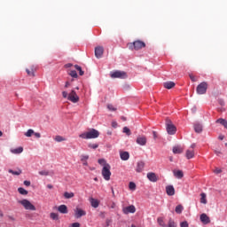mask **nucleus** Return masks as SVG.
<instances>
[{"mask_svg": "<svg viewBox=\"0 0 227 227\" xmlns=\"http://www.w3.org/2000/svg\"><path fill=\"white\" fill-rule=\"evenodd\" d=\"M67 100L73 102V104H77L79 102V96L75 90H72L71 92L68 94Z\"/></svg>", "mask_w": 227, "mask_h": 227, "instance_id": "8", "label": "nucleus"}, {"mask_svg": "<svg viewBox=\"0 0 227 227\" xmlns=\"http://www.w3.org/2000/svg\"><path fill=\"white\" fill-rule=\"evenodd\" d=\"M153 139H157L158 135H157L156 131H153Z\"/></svg>", "mask_w": 227, "mask_h": 227, "instance_id": "53", "label": "nucleus"}, {"mask_svg": "<svg viewBox=\"0 0 227 227\" xmlns=\"http://www.w3.org/2000/svg\"><path fill=\"white\" fill-rule=\"evenodd\" d=\"M218 139H220V141H223V139H224V136H219Z\"/></svg>", "mask_w": 227, "mask_h": 227, "instance_id": "58", "label": "nucleus"}, {"mask_svg": "<svg viewBox=\"0 0 227 227\" xmlns=\"http://www.w3.org/2000/svg\"><path fill=\"white\" fill-rule=\"evenodd\" d=\"M70 86V82H66L65 88H68Z\"/></svg>", "mask_w": 227, "mask_h": 227, "instance_id": "55", "label": "nucleus"}, {"mask_svg": "<svg viewBox=\"0 0 227 227\" xmlns=\"http://www.w3.org/2000/svg\"><path fill=\"white\" fill-rule=\"evenodd\" d=\"M164 88L167 90H172V88H175V82H167L163 83Z\"/></svg>", "mask_w": 227, "mask_h": 227, "instance_id": "23", "label": "nucleus"}, {"mask_svg": "<svg viewBox=\"0 0 227 227\" xmlns=\"http://www.w3.org/2000/svg\"><path fill=\"white\" fill-rule=\"evenodd\" d=\"M120 157L121 160H129V159L130 158V154H129V152H121L120 153Z\"/></svg>", "mask_w": 227, "mask_h": 227, "instance_id": "21", "label": "nucleus"}, {"mask_svg": "<svg viewBox=\"0 0 227 227\" xmlns=\"http://www.w3.org/2000/svg\"><path fill=\"white\" fill-rule=\"evenodd\" d=\"M123 214H136V207L134 205L128 206L126 207H123L122 209Z\"/></svg>", "mask_w": 227, "mask_h": 227, "instance_id": "11", "label": "nucleus"}, {"mask_svg": "<svg viewBox=\"0 0 227 227\" xmlns=\"http://www.w3.org/2000/svg\"><path fill=\"white\" fill-rule=\"evenodd\" d=\"M157 223L161 227H166V223H164V218L163 217H158L157 218Z\"/></svg>", "mask_w": 227, "mask_h": 227, "instance_id": "31", "label": "nucleus"}, {"mask_svg": "<svg viewBox=\"0 0 227 227\" xmlns=\"http://www.w3.org/2000/svg\"><path fill=\"white\" fill-rule=\"evenodd\" d=\"M168 227H176V223L171 218L168 220Z\"/></svg>", "mask_w": 227, "mask_h": 227, "instance_id": "36", "label": "nucleus"}, {"mask_svg": "<svg viewBox=\"0 0 227 227\" xmlns=\"http://www.w3.org/2000/svg\"><path fill=\"white\" fill-rule=\"evenodd\" d=\"M18 192H20V194H21L22 196H27V194L29 193L26 189L22 187L18 188Z\"/></svg>", "mask_w": 227, "mask_h": 227, "instance_id": "30", "label": "nucleus"}, {"mask_svg": "<svg viewBox=\"0 0 227 227\" xmlns=\"http://www.w3.org/2000/svg\"><path fill=\"white\" fill-rule=\"evenodd\" d=\"M98 164H101V166H106V164H107V163H106V160H104V159H99V160H98Z\"/></svg>", "mask_w": 227, "mask_h": 227, "instance_id": "46", "label": "nucleus"}, {"mask_svg": "<svg viewBox=\"0 0 227 227\" xmlns=\"http://www.w3.org/2000/svg\"><path fill=\"white\" fill-rule=\"evenodd\" d=\"M88 159H90L89 155H82L81 156V160H82L83 166H88Z\"/></svg>", "mask_w": 227, "mask_h": 227, "instance_id": "27", "label": "nucleus"}, {"mask_svg": "<svg viewBox=\"0 0 227 227\" xmlns=\"http://www.w3.org/2000/svg\"><path fill=\"white\" fill-rule=\"evenodd\" d=\"M74 196H75V194L74 192H64V198L66 200H70V199L74 198Z\"/></svg>", "mask_w": 227, "mask_h": 227, "instance_id": "28", "label": "nucleus"}, {"mask_svg": "<svg viewBox=\"0 0 227 227\" xmlns=\"http://www.w3.org/2000/svg\"><path fill=\"white\" fill-rule=\"evenodd\" d=\"M223 127H224L225 129H227V121H225V122H224V124H223Z\"/></svg>", "mask_w": 227, "mask_h": 227, "instance_id": "63", "label": "nucleus"}, {"mask_svg": "<svg viewBox=\"0 0 227 227\" xmlns=\"http://www.w3.org/2000/svg\"><path fill=\"white\" fill-rule=\"evenodd\" d=\"M50 217H51V219H52V221L59 220V215H58L57 213H51Z\"/></svg>", "mask_w": 227, "mask_h": 227, "instance_id": "32", "label": "nucleus"}, {"mask_svg": "<svg viewBox=\"0 0 227 227\" xmlns=\"http://www.w3.org/2000/svg\"><path fill=\"white\" fill-rule=\"evenodd\" d=\"M95 56L98 59H100V58H102V56H104V47L97 46L95 48Z\"/></svg>", "mask_w": 227, "mask_h": 227, "instance_id": "9", "label": "nucleus"}, {"mask_svg": "<svg viewBox=\"0 0 227 227\" xmlns=\"http://www.w3.org/2000/svg\"><path fill=\"white\" fill-rule=\"evenodd\" d=\"M214 173H215V175H219L221 173H223V170L219 168H216L215 170H214Z\"/></svg>", "mask_w": 227, "mask_h": 227, "instance_id": "47", "label": "nucleus"}, {"mask_svg": "<svg viewBox=\"0 0 227 227\" xmlns=\"http://www.w3.org/2000/svg\"><path fill=\"white\" fill-rule=\"evenodd\" d=\"M62 97H63V98H68V92H67V91H62Z\"/></svg>", "mask_w": 227, "mask_h": 227, "instance_id": "49", "label": "nucleus"}, {"mask_svg": "<svg viewBox=\"0 0 227 227\" xmlns=\"http://www.w3.org/2000/svg\"><path fill=\"white\" fill-rule=\"evenodd\" d=\"M39 175H41L42 176H49V171L47 170L39 171Z\"/></svg>", "mask_w": 227, "mask_h": 227, "instance_id": "41", "label": "nucleus"}, {"mask_svg": "<svg viewBox=\"0 0 227 227\" xmlns=\"http://www.w3.org/2000/svg\"><path fill=\"white\" fill-rule=\"evenodd\" d=\"M33 134H35V130L33 129H28L26 133H25V136L27 137H31L33 136Z\"/></svg>", "mask_w": 227, "mask_h": 227, "instance_id": "37", "label": "nucleus"}, {"mask_svg": "<svg viewBox=\"0 0 227 227\" xmlns=\"http://www.w3.org/2000/svg\"><path fill=\"white\" fill-rule=\"evenodd\" d=\"M69 75H71V77H74V79H76L77 72L75 70L70 71Z\"/></svg>", "mask_w": 227, "mask_h": 227, "instance_id": "43", "label": "nucleus"}, {"mask_svg": "<svg viewBox=\"0 0 227 227\" xmlns=\"http://www.w3.org/2000/svg\"><path fill=\"white\" fill-rule=\"evenodd\" d=\"M34 135H35V137H37V138L42 137V135H41L40 133H35V132H34Z\"/></svg>", "mask_w": 227, "mask_h": 227, "instance_id": "54", "label": "nucleus"}, {"mask_svg": "<svg viewBox=\"0 0 227 227\" xmlns=\"http://www.w3.org/2000/svg\"><path fill=\"white\" fill-rule=\"evenodd\" d=\"M54 140L57 142V143H61L62 141H67V138L61 137V136H56L54 137Z\"/></svg>", "mask_w": 227, "mask_h": 227, "instance_id": "33", "label": "nucleus"}, {"mask_svg": "<svg viewBox=\"0 0 227 227\" xmlns=\"http://www.w3.org/2000/svg\"><path fill=\"white\" fill-rule=\"evenodd\" d=\"M24 185H26L27 187H29V185H31V182L30 181H24Z\"/></svg>", "mask_w": 227, "mask_h": 227, "instance_id": "52", "label": "nucleus"}, {"mask_svg": "<svg viewBox=\"0 0 227 227\" xmlns=\"http://www.w3.org/2000/svg\"><path fill=\"white\" fill-rule=\"evenodd\" d=\"M90 203L93 208H98V205H100V201L97 199L90 198Z\"/></svg>", "mask_w": 227, "mask_h": 227, "instance_id": "18", "label": "nucleus"}, {"mask_svg": "<svg viewBox=\"0 0 227 227\" xmlns=\"http://www.w3.org/2000/svg\"><path fill=\"white\" fill-rule=\"evenodd\" d=\"M147 178L150 182H157V180H159V177L153 172L147 173Z\"/></svg>", "mask_w": 227, "mask_h": 227, "instance_id": "15", "label": "nucleus"}, {"mask_svg": "<svg viewBox=\"0 0 227 227\" xmlns=\"http://www.w3.org/2000/svg\"><path fill=\"white\" fill-rule=\"evenodd\" d=\"M180 226L181 227H189V223H187V221L182 222L180 223Z\"/></svg>", "mask_w": 227, "mask_h": 227, "instance_id": "45", "label": "nucleus"}, {"mask_svg": "<svg viewBox=\"0 0 227 227\" xmlns=\"http://www.w3.org/2000/svg\"><path fill=\"white\" fill-rule=\"evenodd\" d=\"M129 189L130 191H136V184L134 182H130L129 184Z\"/></svg>", "mask_w": 227, "mask_h": 227, "instance_id": "39", "label": "nucleus"}, {"mask_svg": "<svg viewBox=\"0 0 227 227\" xmlns=\"http://www.w3.org/2000/svg\"><path fill=\"white\" fill-rule=\"evenodd\" d=\"M58 211L60 214H68V207H67V205H60L58 207Z\"/></svg>", "mask_w": 227, "mask_h": 227, "instance_id": "17", "label": "nucleus"}, {"mask_svg": "<svg viewBox=\"0 0 227 227\" xmlns=\"http://www.w3.org/2000/svg\"><path fill=\"white\" fill-rule=\"evenodd\" d=\"M9 173H11L12 175H16V176H19V175L22 174V170L19 169V170H12V169H9Z\"/></svg>", "mask_w": 227, "mask_h": 227, "instance_id": "34", "label": "nucleus"}, {"mask_svg": "<svg viewBox=\"0 0 227 227\" xmlns=\"http://www.w3.org/2000/svg\"><path fill=\"white\" fill-rule=\"evenodd\" d=\"M24 152V148L22 146H20L16 149H11V153H14V155H19L20 153H22Z\"/></svg>", "mask_w": 227, "mask_h": 227, "instance_id": "20", "label": "nucleus"}, {"mask_svg": "<svg viewBox=\"0 0 227 227\" xmlns=\"http://www.w3.org/2000/svg\"><path fill=\"white\" fill-rule=\"evenodd\" d=\"M112 79H127V73L125 71H114L111 73Z\"/></svg>", "mask_w": 227, "mask_h": 227, "instance_id": "7", "label": "nucleus"}, {"mask_svg": "<svg viewBox=\"0 0 227 227\" xmlns=\"http://www.w3.org/2000/svg\"><path fill=\"white\" fill-rule=\"evenodd\" d=\"M166 192L168 196H175V187L173 185H168L166 187Z\"/></svg>", "mask_w": 227, "mask_h": 227, "instance_id": "16", "label": "nucleus"}, {"mask_svg": "<svg viewBox=\"0 0 227 227\" xmlns=\"http://www.w3.org/2000/svg\"><path fill=\"white\" fill-rule=\"evenodd\" d=\"M80 75H84V71H82V69H81V71H79Z\"/></svg>", "mask_w": 227, "mask_h": 227, "instance_id": "60", "label": "nucleus"}, {"mask_svg": "<svg viewBox=\"0 0 227 227\" xmlns=\"http://www.w3.org/2000/svg\"><path fill=\"white\" fill-rule=\"evenodd\" d=\"M219 104H220V106H224V101H223V100H219Z\"/></svg>", "mask_w": 227, "mask_h": 227, "instance_id": "57", "label": "nucleus"}, {"mask_svg": "<svg viewBox=\"0 0 227 227\" xmlns=\"http://www.w3.org/2000/svg\"><path fill=\"white\" fill-rule=\"evenodd\" d=\"M114 207H116V204L113 203L112 208H114Z\"/></svg>", "mask_w": 227, "mask_h": 227, "instance_id": "64", "label": "nucleus"}, {"mask_svg": "<svg viewBox=\"0 0 227 227\" xmlns=\"http://www.w3.org/2000/svg\"><path fill=\"white\" fill-rule=\"evenodd\" d=\"M174 176H176V178H184V172L182 170H174Z\"/></svg>", "mask_w": 227, "mask_h": 227, "instance_id": "24", "label": "nucleus"}, {"mask_svg": "<svg viewBox=\"0 0 227 227\" xmlns=\"http://www.w3.org/2000/svg\"><path fill=\"white\" fill-rule=\"evenodd\" d=\"M86 215V211H84L82 208L76 207L74 209V217H76V219H81V217Z\"/></svg>", "mask_w": 227, "mask_h": 227, "instance_id": "10", "label": "nucleus"}, {"mask_svg": "<svg viewBox=\"0 0 227 227\" xmlns=\"http://www.w3.org/2000/svg\"><path fill=\"white\" fill-rule=\"evenodd\" d=\"M194 130L200 134V132H203V126L200 123L194 124Z\"/></svg>", "mask_w": 227, "mask_h": 227, "instance_id": "26", "label": "nucleus"}, {"mask_svg": "<svg viewBox=\"0 0 227 227\" xmlns=\"http://www.w3.org/2000/svg\"><path fill=\"white\" fill-rule=\"evenodd\" d=\"M122 132H123L124 134H126L127 136H130V134H132V133L130 132V129H129L128 127H124L123 129H122Z\"/></svg>", "mask_w": 227, "mask_h": 227, "instance_id": "38", "label": "nucleus"}, {"mask_svg": "<svg viewBox=\"0 0 227 227\" xmlns=\"http://www.w3.org/2000/svg\"><path fill=\"white\" fill-rule=\"evenodd\" d=\"M189 77H190L191 81H192V82H197L198 78H196V76H194L192 74H190Z\"/></svg>", "mask_w": 227, "mask_h": 227, "instance_id": "42", "label": "nucleus"}, {"mask_svg": "<svg viewBox=\"0 0 227 227\" xmlns=\"http://www.w3.org/2000/svg\"><path fill=\"white\" fill-rule=\"evenodd\" d=\"M70 227H81V223H74L71 224Z\"/></svg>", "mask_w": 227, "mask_h": 227, "instance_id": "50", "label": "nucleus"}, {"mask_svg": "<svg viewBox=\"0 0 227 227\" xmlns=\"http://www.w3.org/2000/svg\"><path fill=\"white\" fill-rule=\"evenodd\" d=\"M225 121H226V120H224V119L216 120V123H220L221 125H223V126H224Z\"/></svg>", "mask_w": 227, "mask_h": 227, "instance_id": "44", "label": "nucleus"}, {"mask_svg": "<svg viewBox=\"0 0 227 227\" xmlns=\"http://www.w3.org/2000/svg\"><path fill=\"white\" fill-rule=\"evenodd\" d=\"M207 90H208V83L202 82L197 86L196 92L198 95H205Z\"/></svg>", "mask_w": 227, "mask_h": 227, "instance_id": "6", "label": "nucleus"}, {"mask_svg": "<svg viewBox=\"0 0 227 227\" xmlns=\"http://www.w3.org/2000/svg\"><path fill=\"white\" fill-rule=\"evenodd\" d=\"M26 72L30 77H35V72H36V67H35V66H32L30 69H26Z\"/></svg>", "mask_w": 227, "mask_h": 227, "instance_id": "19", "label": "nucleus"}, {"mask_svg": "<svg viewBox=\"0 0 227 227\" xmlns=\"http://www.w3.org/2000/svg\"><path fill=\"white\" fill-rule=\"evenodd\" d=\"M194 157V150L193 149H188L186 151V159H193Z\"/></svg>", "mask_w": 227, "mask_h": 227, "instance_id": "25", "label": "nucleus"}, {"mask_svg": "<svg viewBox=\"0 0 227 227\" xmlns=\"http://www.w3.org/2000/svg\"><path fill=\"white\" fill-rule=\"evenodd\" d=\"M191 148H192V150H194V148H196V144H192V145H191Z\"/></svg>", "mask_w": 227, "mask_h": 227, "instance_id": "59", "label": "nucleus"}, {"mask_svg": "<svg viewBox=\"0 0 227 227\" xmlns=\"http://www.w3.org/2000/svg\"><path fill=\"white\" fill-rule=\"evenodd\" d=\"M102 176L105 180L109 181L111 180V165L105 164L102 168Z\"/></svg>", "mask_w": 227, "mask_h": 227, "instance_id": "4", "label": "nucleus"}, {"mask_svg": "<svg viewBox=\"0 0 227 227\" xmlns=\"http://www.w3.org/2000/svg\"><path fill=\"white\" fill-rule=\"evenodd\" d=\"M70 67H72V64H70V63L65 65V67H66V68H70Z\"/></svg>", "mask_w": 227, "mask_h": 227, "instance_id": "56", "label": "nucleus"}, {"mask_svg": "<svg viewBox=\"0 0 227 227\" xmlns=\"http://www.w3.org/2000/svg\"><path fill=\"white\" fill-rule=\"evenodd\" d=\"M47 187H48V189H52L53 188L52 184H48Z\"/></svg>", "mask_w": 227, "mask_h": 227, "instance_id": "61", "label": "nucleus"}, {"mask_svg": "<svg viewBox=\"0 0 227 227\" xmlns=\"http://www.w3.org/2000/svg\"><path fill=\"white\" fill-rule=\"evenodd\" d=\"M75 70H77L78 72H81V70H82V67H81L79 65H75L74 66Z\"/></svg>", "mask_w": 227, "mask_h": 227, "instance_id": "51", "label": "nucleus"}, {"mask_svg": "<svg viewBox=\"0 0 227 227\" xmlns=\"http://www.w3.org/2000/svg\"><path fill=\"white\" fill-rule=\"evenodd\" d=\"M166 126H167V132L169 134V136H175L176 134V127L173 125V122L171 120L167 119L166 120Z\"/></svg>", "mask_w": 227, "mask_h": 227, "instance_id": "5", "label": "nucleus"}, {"mask_svg": "<svg viewBox=\"0 0 227 227\" xmlns=\"http://www.w3.org/2000/svg\"><path fill=\"white\" fill-rule=\"evenodd\" d=\"M200 221L203 224H210V217L205 213L200 215Z\"/></svg>", "mask_w": 227, "mask_h": 227, "instance_id": "13", "label": "nucleus"}, {"mask_svg": "<svg viewBox=\"0 0 227 227\" xmlns=\"http://www.w3.org/2000/svg\"><path fill=\"white\" fill-rule=\"evenodd\" d=\"M88 146L92 150H97V148H98V144H89Z\"/></svg>", "mask_w": 227, "mask_h": 227, "instance_id": "40", "label": "nucleus"}, {"mask_svg": "<svg viewBox=\"0 0 227 227\" xmlns=\"http://www.w3.org/2000/svg\"><path fill=\"white\" fill-rule=\"evenodd\" d=\"M173 153H184V148L180 145H176L172 149Z\"/></svg>", "mask_w": 227, "mask_h": 227, "instance_id": "22", "label": "nucleus"}, {"mask_svg": "<svg viewBox=\"0 0 227 227\" xmlns=\"http://www.w3.org/2000/svg\"><path fill=\"white\" fill-rule=\"evenodd\" d=\"M100 136V132L95 129H91L90 130L82 133L79 135L81 139H97Z\"/></svg>", "mask_w": 227, "mask_h": 227, "instance_id": "1", "label": "nucleus"}, {"mask_svg": "<svg viewBox=\"0 0 227 227\" xmlns=\"http://www.w3.org/2000/svg\"><path fill=\"white\" fill-rule=\"evenodd\" d=\"M107 108L109 109V111H116V108L113 105H108Z\"/></svg>", "mask_w": 227, "mask_h": 227, "instance_id": "48", "label": "nucleus"}, {"mask_svg": "<svg viewBox=\"0 0 227 227\" xmlns=\"http://www.w3.org/2000/svg\"><path fill=\"white\" fill-rule=\"evenodd\" d=\"M184 211V206L182 205H177L176 207V214H182V212Z\"/></svg>", "mask_w": 227, "mask_h": 227, "instance_id": "35", "label": "nucleus"}, {"mask_svg": "<svg viewBox=\"0 0 227 227\" xmlns=\"http://www.w3.org/2000/svg\"><path fill=\"white\" fill-rule=\"evenodd\" d=\"M137 144L140 146H145L146 145V137L145 136H138L137 137Z\"/></svg>", "mask_w": 227, "mask_h": 227, "instance_id": "12", "label": "nucleus"}, {"mask_svg": "<svg viewBox=\"0 0 227 227\" xmlns=\"http://www.w3.org/2000/svg\"><path fill=\"white\" fill-rule=\"evenodd\" d=\"M128 47L130 51H141L146 47V43L141 40L134 41L133 43H128Z\"/></svg>", "mask_w": 227, "mask_h": 227, "instance_id": "2", "label": "nucleus"}, {"mask_svg": "<svg viewBox=\"0 0 227 227\" xmlns=\"http://www.w3.org/2000/svg\"><path fill=\"white\" fill-rule=\"evenodd\" d=\"M200 203L207 205V194L204 192L200 193Z\"/></svg>", "mask_w": 227, "mask_h": 227, "instance_id": "29", "label": "nucleus"}, {"mask_svg": "<svg viewBox=\"0 0 227 227\" xmlns=\"http://www.w3.org/2000/svg\"><path fill=\"white\" fill-rule=\"evenodd\" d=\"M111 191H112L113 196H114V189L113 187L111 188Z\"/></svg>", "mask_w": 227, "mask_h": 227, "instance_id": "62", "label": "nucleus"}, {"mask_svg": "<svg viewBox=\"0 0 227 227\" xmlns=\"http://www.w3.org/2000/svg\"><path fill=\"white\" fill-rule=\"evenodd\" d=\"M145 169V161H138L137 163V168H136V171L137 173H143V170Z\"/></svg>", "mask_w": 227, "mask_h": 227, "instance_id": "14", "label": "nucleus"}, {"mask_svg": "<svg viewBox=\"0 0 227 227\" xmlns=\"http://www.w3.org/2000/svg\"><path fill=\"white\" fill-rule=\"evenodd\" d=\"M18 203H20V205H22V207L25 208V210H32V211L36 210V207H35V205H33L31 203V201H29L27 199L18 200Z\"/></svg>", "mask_w": 227, "mask_h": 227, "instance_id": "3", "label": "nucleus"}]
</instances>
